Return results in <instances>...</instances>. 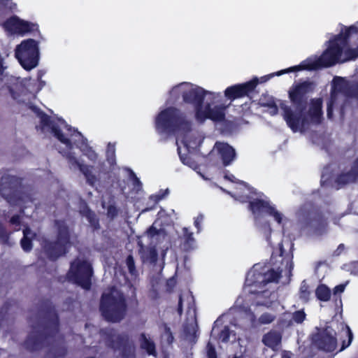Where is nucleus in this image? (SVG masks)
I'll return each instance as SVG.
<instances>
[{"label":"nucleus","mask_w":358,"mask_h":358,"mask_svg":"<svg viewBox=\"0 0 358 358\" xmlns=\"http://www.w3.org/2000/svg\"><path fill=\"white\" fill-rule=\"evenodd\" d=\"M345 285H339L334 288V294L342 293L345 289Z\"/></svg>","instance_id":"c03bdc74"},{"label":"nucleus","mask_w":358,"mask_h":358,"mask_svg":"<svg viewBox=\"0 0 358 358\" xmlns=\"http://www.w3.org/2000/svg\"><path fill=\"white\" fill-rule=\"evenodd\" d=\"M141 348L145 350L149 355L155 356V348L154 343L145 335L141 336Z\"/></svg>","instance_id":"c85d7f7f"},{"label":"nucleus","mask_w":358,"mask_h":358,"mask_svg":"<svg viewBox=\"0 0 358 358\" xmlns=\"http://www.w3.org/2000/svg\"><path fill=\"white\" fill-rule=\"evenodd\" d=\"M19 184L18 179L8 173H6L1 177L0 185V192L10 203L17 205L24 210L26 206H23L25 203L24 197H17L14 191V188Z\"/></svg>","instance_id":"2eb2a0df"},{"label":"nucleus","mask_w":358,"mask_h":358,"mask_svg":"<svg viewBox=\"0 0 358 358\" xmlns=\"http://www.w3.org/2000/svg\"><path fill=\"white\" fill-rule=\"evenodd\" d=\"M115 156V145L109 143L107 148V157L110 163H113Z\"/></svg>","instance_id":"e433bc0d"},{"label":"nucleus","mask_w":358,"mask_h":358,"mask_svg":"<svg viewBox=\"0 0 358 358\" xmlns=\"http://www.w3.org/2000/svg\"><path fill=\"white\" fill-rule=\"evenodd\" d=\"M313 88V84L309 82H303L292 87L289 91V98L295 106L294 110L284 102L279 101V108L282 111L284 119L294 132L303 131L310 124H319L322 120L321 99H313L308 114H302L305 95L312 91Z\"/></svg>","instance_id":"7ed1b4c3"},{"label":"nucleus","mask_w":358,"mask_h":358,"mask_svg":"<svg viewBox=\"0 0 358 358\" xmlns=\"http://www.w3.org/2000/svg\"><path fill=\"white\" fill-rule=\"evenodd\" d=\"M169 194V189H166L163 193L159 192L157 194L152 195L150 196V201L153 202L155 204L159 201L164 199Z\"/></svg>","instance_id":"c9c22d12"},{"label":"nucleus","mask_w":358,"mask_h":358,"mask_svg":"<svg viewBox=\"0 0 358 358\" xmlns=\"http://www.w3.org/2000/svg\"><path fill=\"white\" fill-rule=\"evenodd\" d=\"M343 248H344V245H342V244H341V245H340L338 247L337 250L335 251V253H336L337 255H340V253L343 250Z\"/></svg>","instance_id":"8fccbe9b"},{"label":"nucleus","mask_w":358,"mask_h":358,"mask_svg":"<svg viewBox=\"0 0 358 358\" xmlns=\"http://www.w3.org/2000/svg\"><path fill=\"white\" fill-rule=\"evenodd\" d=\"M280 341L281 336L276 331H270L265 334L262 338L263 343L268 348H271L273 352L277 350Z\"/></svg>","instance_id":"412c9836"},{"label":"nucleus","mask_w":358,"mask_h":358,"mask_svg":"<svg viewBox=\"0 0 358 358\" xmlns=\"http://www.w3.org/2000/svg\"><path fill=\"white\" fill-rule=\"evenodd\" d=\"M140 253L143 262L153 263L157 261V253L156 250L153 248H148L145 249L142 248L140 250Z\"/></svg>","instance_id":"393cba45"},{"label":"nucleus","mask_w":358,"mask_h":358,"mask_svg":"<svg viewBox=\"0 0 358 358\" xmlns=\"http://www.w3.org/2000/svg\"><path fill=\"white\" fill-rule=\"evenodd\" d=\"M17 5L11 0H0V9H6L13 11L16 9Z\"/></svg>","instance_id":"7c9ffc66"},{"label":"nucleus","mask_w":358,"mask_h":358,"mask_svg":"<svg viewBox=\"0 0 358 358\" xmlns=\"http://www.w3.org/2000/svg\"><path fill=\"white\" fill-rule=\"evenodd\" d=\"M219 320H217L215 322V326L213 327V329H212V334H215L217 333V331H218L217 328V325L219 322Z\"/></svg>","instance_id":"3c124183"},{"label":"nucleus","mask_w":358,"mask_h":358,"mask_svg":"<svg viewBox=\"0 0 358 358\" xmlns=\"http://www.w3.org/2000/svg\"><path fill=\"white\" fill-rule=\"evenodd\" d=\"M7 35L24 36L28 33L38 30L36 24L21 20L17 16H12L2 24Z\"/></svg>","instance_id":"dca6fc26"},{"label":"nucleus","mask_w":358,"mask_h":358,"mask_svg":"<svg viewBox=\"0 0 358 358\" xmlns=\"http://www.w3.org/2000/svg\"><path fill=\"white\" fill-rule=\"evenodd\" d=\"M345 334L348 336V341L346 345L345 344V343H343L341 350H343L346 347L349 346L352 340V333L348 327H345Z\"/></svg>","instance_id":"58836bf2"},{"label":"nucleus","mask_w":358,"mask_h":358,"mask_svg":"<svg viewBox=\"0 0 358 358\" xmlns=\"http://www.w3.org/2000/svg\"><path fill=\"white\" fill-rule=\"evenodd\" d=\"M275 316L269 313L262 314L259 318V322L260 324H266L273 321Z\"/></svg>","instance_id":"473e14b6"},{"label":"nucleus","mask_w":358,"mask_h":358,"mask_svg":"<svg viewBox=\"0 0 358 358\" xmlns=\"http://www.w3.org/2000/svg\"><path fill=\"white\" fill-rule=\"evenodd\" d=\"M306 318V314L303 310L296 311L293 314L292 319L293 320L298 324L301 323Z\"/></svg>","instance_id":"f704fd0d"},{"label":"nucleus","mask_w":358,"mask_h":358,"mask_svg":"<svg viewBox=\"0 0 358 358\" xmlns=\"http://www.w3.org/2000/svg\"><path fill=\"white\" fill-rule=\"evenodd\" d=\"M55 353H57V350H55V352H54V354Z\"/></svg>","instance_id":"052dcab7"},{"label":"nucleus","mask_w":358,"mask_h":358,"mask_svg":"<svg viewBox=\"0 0 358 358\" xmlns=\"http://www.w3.org/2000/svg\"><path fill=\"white\" fill-rule=\"evenodd\" d=\"M15 55L25 70L30 71L36 68L39 60L38 43L32 38L23 40L16 46Z\"/></svg>","instance_id":"9b49d317"},{"label":"nucleus","mask_w":358,"mask_h":358,"mask_svg":"<svg viewBox=\"0 0 358 358\" xmlns=\"http://www.w3.org/2000/svg\"><path fill=\"white\" fill-rule=\"evenodd\" d=\"M53 325H54V329H55L56 326H57V322H54Z\"/></svg>","instance_id":"bf43d9fd"},{"label":"nucleus","mask_w":358,"mask_h":358,"mask_svg":"<svg viewBox=\"0 0 358 358\" xmlns=\"http://www.w3.org/2000/svg\"><path fill=\"white\" fill-rule=\"evenodd\" d=\"M292 353L288 351H284L282 352V358H291Z\"/></svg>","instance_id":"09e8293b"},{"label":"nucleus","mask_w":358,"mask_h":358,"mask_svg":"<svg viewBox=\"0 0 358 358\" xmlns=\"http://www.w3.org/2000/svg\"><path fill=\"white\" fill-rule=\"evenodd\" d=\"M358 176V159L355 162V165L350 173H343L336 180L338 184L337 188H340L341 185L355 182Z\"/></svg>","instance_id":"4be33fe9"},{"label":"nucleus","mask_w":358,"mask_h":358,"mask_svg":"<svg viewBox=\"0 0 358 358\" xmlns=\"http://www.w3.org/2000/svg\"><path fill=\"white\" fill-rule=\"evenodd\" d=\"M43 338V335H40L39 336H38L37 338H36L34 339V341H32V338L31 337H29L27 341V345L29 348H31L30 347V343H34V344L35 345H38V343H40L41 341V340Z\"/></svg>","instance_id":"a19ab883"},{"label":"nucleus","mask_w":358,"mask_h":358,"mask_svg":"<svg viewBox=\"0 0 358 358\" xmlns=\"http://www.w3.org/2000/svg\"><path fill=\"white\" fill-rule=\"evenodd\" d=\"M131 180L134 189L136 192L140 191L142 188V184L133 172L131 173Z\"/></svg>","instance_id":"72a5a7b5"},{"label":"nucleus","mask_w":358,"mask_h":358,"mask_svg":"<svg viewBox=\"0 0 358 358\" xmlns=\"http://www.w3.org/2000/svg\"><path fill=\"white\" fill-rule=\"evenodd\" d=\"M182 297L180 296V300H179V307H178V312L180 314H181V312H182Z\"/></svg>","instance_id":"603ef678"},{"label":"nucleus","mask_w":358,"mask_h":358,"mask_svg":"<svg viewBox=\"0 0 358 358\" xmlns=\"http://www.w3.org/2000/svg\"><path fill=\"white\" fill-rule=\"evenodd\" d=\"M183 243L182 247L185 250H189L195 248V241L192 233L187 228H183Z\"/></svg>","instance_id":"b1692460"},{"label":"nucleus","mask_w":358,"mask_h":358,"mask_svg":"<svg viewBox=\"0 0 358 358\" xmlns=\"http://www.w3.org/2000/svg\"><path fill=\"white\" fill-rule=\"evenodd\" d=\"M268 113L271 115H275L277 114L278 113V106L276 104L275 105H272L271 106H269L268 108Z\"/></svg>","instance_id":"37998d69"},{"label":"nucleus","mask_w":358,"mask_h":358,"mask_svg":"<svg viewBox=\"0 0 358 358\" xmlns=\"http://www.w3.org/2000/svg\"><path fill=\"white\" fill-rule=\"evenodd\" d=\"M127 265L129 272L131 274H134V271H135V266H134V261L132 256L129 255L127 258Z\"/></svg>","instance_id":"4c0bfd02"},{"label":"nucleus","mask_w":358,"mask_h":358,"mask_svg":"<svg viewBox=\"0 0 358 358\" xmlns=\"http://www.w3.org/2000/svg\"><path fill=\"white\" fill-rule=\"evenodd\" d=\"M23 238L21 240V246L24 251H29L32 248L31 241L36 238V234L28 227L23 229Z\"/></svg>","instance_id":"5701e85b"},{"label":"nucleus","mask_w":358,"mask_h":358,"mask_svg":"<svg viewBox=\"0 0 358 358\" xmlns=\"http://www.w3.org/2000/svg\"><path fill=\"white\" fill-rule=\"evenodd\" d=\"M236 303V306H240V308H241V310L245 313V314L246 315L247 317L248 318V320L251 322L252 325V326H257V322L255 321L254 314L252 313H251L250 311H248L246 308H245V307H241V306L240 299H238Z\"/></svg>","instance_id":"2f4dec72"},{"label":"nucleus","mask_w":358,"mask_h":358,"mask_svg":"<svg viewBox=\"0 0 358 358\" xmlns=\"http://www.w3.org/2000/svg\"><path fill=\"white\" fill-rule=\"evenodd\" d=\"M100 310L105 319L119 322L126 313V304L122 294L115 288L106 290L101 298Z\"/></svg>","instance_id":"1a4fd4ad"},{"label":"nucleus","mask_w":358,"mask_h":358,"mask_svg":"<svg viewBox=\"0 0 358 358\" xmlns=\"http://www.w3.org/2000/svg\"><path fill=\"white\" fill-rule=\"evenodd\" d=\"M92 275L91 264L85 259L78 257L71 264L68 278L83 288L88 289L91 285Z\"/></svg>","instance_id":"ddd939ff"},{"label":"nucleus","mask_w":358,"mask_h":358,"mask_svg":"<svg viewBox=\"0 0 358 358\" xmlns=\"http://www.w3.org/2000/svg\"><path fill=\"white\" fill-rule=\"evenodd\" d=\"M108 214L110 217H114L117 214V210L113 206H110L108 209Z\"/></svg>","instance_id":"49530a36"},{"label":"nucleus","mask_w":358,"mask_h":358,"mask_svg":"<svg viewBox=\"0 0 358 358\" xmlns=\"http://www.w3.org/2000/svg\"><path fill=\"white\" fill-rule=\"evenodd\" d=\"M236 189L237 191L231 196L241 202L248 201L250 203L249 207L254 215L256 224H258L265 215H269L278 224H285L287 220L286 217L276 209L274 205L270 203L266 196L253 191L243 182L238 184Z\"/></svg>","instance_id":"423d86ee"},{"label":"nucleus","mask_w":358,"mask_h":358,"mask_svg":"<svg viewBox=\"0 0 358 358\" xmlns=\"http://www.w3.org/2000/svg\"><path fill=\"white\" fill-rule=\"evenodd\" d=\"M310 295V292L309 290V287L307 284L303 281L301 283L300 291H299V297L303 301L306 302L309 299Z\"/></svg>","instance_id":"c756f323"},{"label":"nucleus","mask_w":358,"mask_h":358,"mask_svg":"<svg viewBox=\"0 0 358 358\" xmlns=\"http://www.w3.org/2000/svg\"><path fill=\"white\" fill-rule=\"evenodd\" d=\"M29 108L39 118L40 125L37 127L41 129L43 132L53 134L69 150L73 149L72 144L73 143L92 161L96 159V154L91 148L88 147L81 134L73 129L64 120L61 119L56 121L52 120L37 107L31 105Z\"/></svg>","instance_id":"39448f33"},{"label":"nucleus","mask_w":358,"mask_h":358,"mask_svg":"<svg viewBox=\"0 0 358 358\" xmlns=\"http://www.w3.org/2000/svg\"><path fill=\"white\" fill-rule=\"evenodd\" d=\"M203 220V215H199L194 220V226L197 228L198 232L201 231V223Z\"/></svg>","instance_id":"79ce46f5"},{"label":"nucleus","mask_w":358,"mask_h":358,"mask_svg":"<svg viewBox=\"0 0 358 358\" xmlns=\"http://www.w3.org/2000/svg\"><path fill=\"white\" fill-rule=\"evenodd\" d=\"M190 123L186 121L180 112L174 108H168L162 110L155 119V127L160 133L176 132L178 152L183 164L195 169L189 159L185 157L184 152H190L196 148L201 142V138L194 137L193 134L187 133L190 129Z\"/></svg>","instance_id":"20e7f679"},{"label":"nucleus","mask_w":358,"mask_h":358,"mask_svg":"<svg viewBox=\"0 0 358 358\" xmlns=\"http://www.w3.org/2000/svg\"><path fill=\"white\" fill-rule=\"evenodd\" d=\"M257 78L243 84L235 85L227 87L224 91V96L230 100H234L247 95L252 92L257 85Z\"/></svg>","instance_id":"f3484780"},{"label":"nucleus","mask_w":358,"mask_h":358,"mask_svg":"<svg viewBox=\"0 0 358 358\" xmlns=\"http://www.w3.org/2000/svg\"><path fill=\"white\" fill-rule=\"evenodd\" d=\"M236 339V334L234 331L231 330L228 327H224L219 334V340L222 342H233Z\"/></svg>","instance_id":"bb28decb"},{"label":"nucleus","mask_w":358,"mask_h":358,"mask_svg":"<svg viewBox=\"0 0 358 358\" xmlns=\"http://www.w3.org/2000/svg\"><path fill=\"white\" fill-rule=\"evenodd\" d=\"M187 298H188L189 299H190L191 301L192 300V296H190V295H188V296H187Z\"/></svg>","instance_id":"13d9d810"},{"label":"nucleus","mask_w":358,"mask_h":358,"mask_svg":"<svg viewBox=\"0 0 358 358\" xmlns=\"http://www.w3.org/2000/svg\"><path fill=\"white\" fill-rule=\"evenodd\" d=\"M213 153L220 155L224 166L229 165L236 159L235 149L229 144L223 142H217L212 150Z\"/></svg>","instance_id":"6ab92c4d"},{"label":"nucleus","mask_w":358,"mask_h":358,"mask_svg":"<svg viewBox=\"0 0 358 358\" xmlns=\"http://www.w3.org/2000/svg\"><path fill=\"white\" fill-rule=\"evenodd\" d=\"M58 353H59V355H58L59 357H62V356H63L64 355V352L63 350H59V352H58Z\"/></svg>","instance_id":"4d7b16f0"},{"label":"nucleus","mask_w":358,"mask_h":358,"mask_svg":"<svg viewBox=\"0 0 358 358\" xmlns=\"http://www.w3.org/2000/svg\"><path fill=\"white\" fill-rule=\"evenodd\" d=\"M234 358H238V357H234Z\"/></svg>","instance_id":"680f3d73"},{"label":"nucleus","mask_w":358,"mask_h":358,"mask_svg":"<svg viewBox=\"0 0 358 358\" xmlns=\"http://www.w3.org/2000/svg\"><path fill=\"white\" fill-rule=\"evenodd\" d=\"M262 266L259 264L255 265L248 273L245 279V289L250 293H257V304L270 306L271 303L267 301L262 300L264 297H271L275 299L274 293H268L266 291H260L258 289L262 288L267 282H277L280 278L282 271H275L273 269L264 273L261 271Z\"/></svg>","instance_id":"6e6552de"},{"label":"nucleus","mask_w":358,"mask_h":358,"mask_svg":"<svg viewBox=\"0 0 358 358\" xmlns=\"http://www.w3.org/2000/svg\"><path fill=\"white\" fill-rule=\"evenodd\" d=\"M358 34V27L356 25L345 28V31L328 41V45L324 52L320 57H311L303 61L300 65L295 66L285 70L263 76L258 78L257 83H265L275 76H281L285 73L299 71L302 69L315 70L322 67H329L338 62H345L358 57V48L348 47V40Z\"/></svg>","instance_id":"f257e3e1"},{"label":"nucleus","mask_w":358,"mask_h":358,"mask_svg":"<svg viewBox=\"0 0 358 358\" xmlns=\"http://www.w3.org/2000/svg\"><path fill=\"white\" fill-rule=\"evenodd\" d=\"M224 178L227 179V180H230L232 182H236V178L233 175H231V174H226L224 176Z\"/></svg>","instance_id":"de8ad7c7"},{"label":"nucleus","mask_w":358,"mask_h":358,"mask_svg":"<svg viewBox=\"0 0 358 358\" xmlns=\"http://www.w3.org/2000/svg\"><path fill=\"white\" fill-rule=\"evenodd\" d=\"M58 234L57 241L50 242L43 240L42 245L45 254L52 259L64 255L71 245L70 236L68 227L64 222H57Z\"/></svg>","instance_id":"f8f14e48"},{"label":"nucleus","mask_w":358,"mask_h":358,"mask_svg":"<svg viewBox=\"0 0 358 358\" xmlns=\"http://www.w3.org/2000/svg\"><path fill=\"white\" fill-rule=\"evenodd\" d=\"M182 95L185 102L195 106V117L199 122L206 119L222 121L225 116L227 105L220 102L222 94L194 85L190 83H182L172 88L170 96L178 99Z\"/></svg>","instance_id":"f03ea898"},{"label":"nucleus","mask_w":358,"mask_h":358,"mask_svg":"<svg viewBox=\"0 0 358 358\" xmlns=\"http://www.w3.org/2000/svg\"><path fill=\"white\" fill-rule=\"evenodd\" d=\"M335 331L331 327L326 328L319 336L316 341L317 345L326 351H333L336 348Z\"/></svg>","instance_id":"a211bd4d"},{"label":"nucleus","mask_w":358,"mask_h":358,"mask_svg":"<svg viewBox=\"0 0 358 358\" xmlns=\"http://www.w3.org/2000/svg\"><path fill=\"white\" fill-rule=\"evenodd\" d=\"M315 294L318 299L323 301H327L330 298L331 292L327 286L321 285L316 289Z\"/></svg>","instance_id":"cd10ccee"},{"label":"nucleus","mask_w":358,"mask_h":358,"mask_svg":"<svg viewBox=\"0 0 358 358\" xmlns=\"http://www.w3.org/2000/svg\"><path fill=\"white\" fill-rule=\"evenodd\" d=\"M80 212L83 215L86 217V218L94 228H97L98 222L96 219L95 215L89 210L88 207L85 203H81Z\"/></svg>","instance_id":"a878e982"},{"label":"nucleus","mask_w":358,"mask_h":358,"mask_svg":"<svg viewBox=\"0 0 358 358\" xmlns=\"http://www.w3.org/2000/svg\"><path fill=\"white\" fill-rule=\"evenodd\" d=\"M20 222V217L18 216H13L10 219V223L13 225L18 226Z\"/></svg>","instance_id":"a18cd8bd"},{"label":"nucleus","mask_w":358,"mask_h":358,"mask_svg":"<svg viewBox=\"0 0 358 358\" xmlns=\"http://www.w3.org/2000/svg\"><path fill=\"white\" fill-rule=\"evenodd\" d=\"M42 76V73H38L37 81L30 78L22 79L12 76L6 86L1 90L0 93L1 95L6 96L8 100L10 99L17 103H24L28 105L45 85V83L41 80Z\"/></svg>","instance_id":"0eeeda50"},{"label":"nucleus","mask_w":358,"mask_h":358,"mask_svg":"<svg viewBox=\"0 0 358 358\" xmlns=\"http://www.w3.org/2000/svg\"><path fill=\"white\" fill-rule=\"evenodd\" d=\"M107 343L117 352L123 358L133 357L134 346L132 341H129L127 334H119L110 331L106 334Z\"/></svg>","instance_id":"4468645a"},{"label":"nucleus","mask_w":358,"mask_h":358,"mask_svg":"<svg viewBox=\"0 0 358 358\" xmlns=\"http://www.w3.org/2000/svg\"><path fill=\"white\" fill-rule=\"evenodd\" d=\"M66 157L69 159V162L72 166L77 167L80 171L85 175L87 182L91 185H94L95 182V177L92 173V168L85 166L80 163V162L75 156V152H69L66 154Z\"/></svg>","instance_id":"aec40b11"},{"label":"nucleus","mask_w":358,"mask_h":358,"mask_svg":"<svg viewBox=\"0 0 358 358\" xmlns=\"http://www.w3.org/2000/svg\"><path fill=\"white\" fill-rule=\"evenodd\" d=\"M155 231V228L153 227H152L150 230H149V233L151 234V235H153L154 234V231Z\"/></svg>","instance_id":"6e6d98bb"},{"label":"nucleus","mask_w":358,"mask_h":358,"mask_svg":"<svg viewBox=\"0 0 358 358\" xmlns=\"http://www.w3.org/2000/svg\"><path fill=\"white\" fill-rule=\"evenodd\" d=\"M166 334L168 335V341L169 343L172 342V340H173L172 336L171 335V334L169 331H167Z\"/></svg>","instance_id":"5fc2aeb1"},{"label":"nucleus","mask_w":358,"mask_h":358,"mask_svg":"<svg viewBox=\"0 0 358 358\" xmlns=\"http://www.w3.org/2000/svg\"><path fill=\"white\" fill-rule=\"evenodd\" d=\"M327 177H326V175L324 173H322V182H327Z\"/></svg>","instance_id":"864d4df0"},{"label":"nucleus","mask_w":358,"mask_h":358,"mask_svg":"<svg viewBox=\"0 0 358 358\" xmlns=\"http://www.w3.org/2000/svg\"><path fill=\"white\" fill-rule=\"evenodd\" d=\"M352 96L358 98V84H349L342 78H336L334 79L333 87L331 94V98L327 103V116L332 117L333 110L334 107L341 106L343 112L346 106L347 100Z\"/></svg>","instance_id":"9d476101"},{"label":"nucleus","mask_w":358,"mask_h":358,"mask_svg":"<svg viewBox=\"0 0 358 358\" xmlns=\"http://www.w3.org/2000/svg\"><path fill=\"white\" fill-rule=\"evenodd\" d=\"M207 355L208 358H217L215 348L210 343L207 346Z\"/></svg>","instance_id":"ea45409f"}]
</instances>
